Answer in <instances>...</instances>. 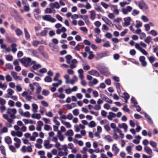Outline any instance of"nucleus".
<instances>
[{
  "label": "nucleus",
  "instance_id": "obj_26",
  "mask_svg": "<svg viewBox=\"0 0 158 158\" xmlns=\"http://www.w3.org/2000/svg\"><path fill=\"white\" fill-rule=\"evenodd\" d=\"M103 138L109 142L113 141V139L109 135H104L103 136Z\"/></svg>",
  "mask_w": 158,
  "mask_h": 158
},
{
  "label": "nucleus",
  "instance_id": "obj_41",
  "mask_svg": "<svg viewBox=\"0 0 158 158\" xmlns=\"http://www.w3.org/2000/svg\"><path fill=\"white\" fill-rule=\"evenodd\" d=\"M15 32L16 35L18 36L22 35L23 32L19 28H17L15 30Z\"/></svg>",
  "mask_w": 158,
  "mask_h": 158
},
{
  "label": "nucleus",
  "instance_id": "obj_50",
  "mask_svg": "<svg viewBox=\"0 0 158 158\" xmlns=\"http://www.w3.org/2000/svg\"><path fill=\"white\" fill-rule=\"evenodd\" d=\"M141 19L144 22H147L149 21L148 19V17L144 15H143L141 16Z\"/></svg>",
  "mask_w": 158,
  "mask_h": 158
},
{
  "label": "nucleus",
  "instance_id": "obj_25",
  "mask_svg": "<svg viewBox=\"0 0 158 158\" xmlns=\"http://www.w3.org/2000/svg\"><path fill=\"white\" fill-rule=\"evenodd\" d=\"M33 84L34 85H35L37 87V88L36 89V93L37 94H39L41 91V87L40 86L38 83L34 82L33 83Z\"/></svg>",
  "mask_w": 158,
  "mask_h": 158
},
{
  "label": "nucleus",
  "instance_id": "obj_43",
  "mask_svg": "<svg viewBox=\"0 0 158 158\" xmlns=\"http://www.w3.org/2000/svg\"><path fill=\"white\" fill-rule=\"evenodd\" d=\"M8 131L7 128L6 127H4L0 130V134H2L4 133H7Z\"/></svg>",
  "mask_w": 158,
  "mask_h": 158
},
{
  "label": "nucleus",
  "instance_id": "obj_60",
  "mask_svg": "<svg viewBox=\"0 0 158 158\" xmlns=\"http://www.w3.org/2000/svg\"><path fill=\"white\" fill-rule=\"evenodd\" d=\"M7 87V85L6 84L0 83V88L5 90L6 89Z\"/></svg>",
  "mask_w": 158,
  "mask_h": 158
},
{
  "label": "nucleus",
  "instance_id": "obj_56",
  "mask_svg": "<svg viewBox=\"0 0 158 158\" xmlns=\"http://www.w3.org/2000/svg\"><path fill=\"white\" fill-rule=\"evenodd\" d=\"M34 15H37L40 14L41 13V10L40 9L37 8L35 9L34 10Z\"/></svg>",
  "mask_w": 158,
  "mask_h": 158
},
{
  "label": "nucleus",
  "instance_id": "obj_18",
  "mask_svg": "<svg viewBox=\"0 0 158 158\" xmlns=\"http://www.w3.org/2000/svg\"><path fill=\"white\" fill-rule=\"evenodd\" d=\"M7 97L10 98L11 97L14 93V91L11 88H9L7 90Z\"/></svg>",
  "mask_w": 158,
  "mask_h": 158
},
{
  "label": "nucleus",
  "instance_id": "obj_53",
  "mask_svg": "<svg viewBox=\"0 0 158 158\" xmlns=\"http://www.w3.org/2000/svg\"><path fill=\"white\" fill-rule=\"evenodd\" d=\"M101 4L103 6V7L106 9H107L109 7V5L103 2H101Z\"/></svg>",
  "mask_w": 158,
  "mask_h": 158
},
{
  "label": "nucleus",
  "instance_id": "obj_2",
  "mask_svg": "<svg viewBox=\"0 0 158 158\" xmlns=\"http://www.w3.org/2000/svg\"><path fill=\"white\" fill-rule=\"evenodd\" d=\"M20 61L25 67H28L32 65V63H35V61H31L30 58L24 57L20 60Z\"/></svg>",
  "mask_w": 158,
  "mask_h": 158
},
{
  "label": "nucleus",
  "instance_id": "obj_62",
  "mask_svg": "<svg viewBox=\"0 0 158 158\" xmlns=\"http://www.w3.org/2000/svg\"><path fill=\"white\" fill-rule=\"evenodd\" d=\"M150 144L153 148H156L157 144L155 142L152 141H151L150 142Z\"/></svg>",
  "mask_w": 158,
  "mask_h": 158
},
{
  "label": "nucleus",
  "instance_id": "obj_48",
  "mask_svg": "<svg viewBox=\"0 0 158 158\" xmlns=\"http://www.w3.org/2000/svg\"><path fill=\"white\" fill-rule=\"evenodd\" d=\"M126 150L128 154L130 155H132V148L130 146H128L126 148Z\"/></svg>",
  "mask_w": 158,
  "mask_h": 158
},
{
  "label": "nucleus",
  "instance_id": "obj_61",
  "mask_svg": "<svg viewBox=\"0 0 158 158\" xmlns=\"http://www.w3.org/2000/svg\"><path fill=\"white\" fill-rule=\"evenodd\" d=\"M23 9L26 12H28L30 10V8L28 4H25L24 5Z\"/></svg>",
  "mask_w": 158,
  "mask_h": 158
},
{
  "label": "nucleus",
  "instance_id": "obj_42",
  "mask_svg": "<svg viewBox=\"0 0 158 158\" xmlns=\"http://www.w3.org/2000/svg\"><path fill=\"white\" fill-rule=\"evenodd\" d=\"M5 142L8 144H10L11 143V139L9 136H6L5 137Z\"/></svg>",
  "mask_w": 158,
  "mask_h": 158
},
{
  "label": "nucleus",
  "instance_id": "obj_9",
  "mask_svg": "<svg viewBox=\"0 0 158 158\" xmlns=\"http://www.w3.org/2000/svg\"><path fill=\"white\" fill-rule=\"evenodd\" d=\"M11 75L13 78L16 81H22V77L21 76H18L17 73L14 71L11 72Z\"/></svg>",
  "mask_w": 158,
  "mask_h": 158
},
{
  "label": "nucleus",
  "instance_id": "obj_1",
  "mask_svg": "<svg viewBox=\"0 0 158 158\" xmlns=\"http://www.w3.org/2000/svg\"><path fill=\"white\" fill-rule=\"evenodd\" d=\"M17 112V110L15 108H8L7 110V113L10 115L11 118H9L8 115L6 114H3V117L4 119L7 120L9 123H12L13 122V119L16 118L15 114Z\"/></svg>",
  "mask_w": 158,
  "mask_h": 158
},
{
  "label": "nucleus",
  "instance_id": "obj_19",
  "mask_svg": "<svg viewBox=\"0 0 158 158\" xmlns=\"http://www.w3.org/2000/svg\"><path fill=\"white\" fill-rule=\"evenodd\" d=\"M116 117V114L110 112L109 113V114L107 116L108 119L110 120H112L113 118H115Z\"/></svg>",
  "mask_w": 158,
  "mask_h": 158
},
{
  "label": "nucleus",
  "instance_id": "obj_13",
  "mask_svg": "<svg viewBox=\"0 0 158 158\" xmlns=\"http://www.w3.org/2000/svg\"><path fill=\"white\" fill-rule=\"evenodd\" d=\"M90 13L89 18L92 20H94L96 18V14L94 10H91L89 11Z\"/></svg>",
  "mask_w": 158,
  "mask_h": 158
},
{
  "label": "nucleus",
  "instance_id": "obj_4",
  "mask_svg": "<svg viewBox=\"0 0 158 158\" xmlns=\"http://www.w3.org/2000/svg\"><path fill=\"white\" fill-rule=\"evenodd\" d=\"M135 48L139 51L143 55L147 56L148 55V52L145 49L142 48L141 46H139V44L136 43L135 45Z\"/></svg>",
  "mask_w": 158,
  "mask_h": 158
},
{
  "label": "nucleus",
  "instance_id": "obj_52",
  "mask_svg": "<svg viewBox=\"0 0 158 158\" xmlns=\"http://www.w3.org/2000/svg\"><path fill=\"white\" fill-rule=\"evenodd\" d=\"M57 83H53L52 85L56 87H58L59 85H60L62 83V81L61 80H59V82H58Z\"/></svg>",
  "mask_w": 158,
  "mask_h": 158
},
{
  "label": "nucleus",
  "instance_id": "obj_37",
  "mask_svg": "<svg viewBox=\"0 0 158 158\" xmlns=\"http://www.w3.org/2000/svg\"><path fill=\"white\" fill-rule=\"evenodd\" d=\"M135 23L136 24L135 25V27L137 28H138L142 27V23L139 20H136L135 21Z\"/></svg>",
  "mask_w": 158,
  "mask_h": 158
},
{
  "label": "nucleus",
  "instance_id": "obj_14",
  "mask_svg": "<svg viewBox=\"0 0 158 158\" xmlns=\"http://www.w3.org/2000/svg\"><path fill=\"white\" fill-rule=\"evenodd\" d=\"M49 6L52 8H56L58 9L60 8L59 4L57 2H55L54 3H50L49 4Z\"/></svg>",
  "mask_w": 158,
  "mask_h": 158
},
{
  "label": "nucleus",
  "instance_id": "obj_31",
  "mask_svg": "<svg viewBox=\"0 0 158 158\" xmlns=\"http://www.w3.org/2000/svg\"><path fill=\"white\" fill-rule=\"evenodd\" d=\"M73 131L71 129L68 130L65 133L66 136H73Z\"/></svg>",
  "mask_w": 158,
  "mask_h": 158
},
{
  "label": "nucleus",
  "instance_id": "obj_63",
  "mask_svg": "<svg viewBox=\"0 0 158 158\" xmlns=\"http://www.w3.org/2000/svg\"><path fill=\"white\" fill-rule=\"evenodd\" d=\"M5 78L6 81L8 82L11 81L12 80V78L9 75H6L5 77Z\"/></svg>",
  "mask_w": 158,
  "mask_h": 158
},
{
  "label": "nucleus",
  "instance_id": "obj_36",
  "mask_svg": "<svg viewBox=\"0 0 158 158\" xmlns=\"http://www.w3.org/2000/svg\"><path fill=\"white\" fill-rule=\"evenodd\" d=\"M24 30L25 38L27 39H29L30 36L26 28H24Z\"/></svg>",
  "mask_w": 158,
  "mask_h": 158
},
{
  "label": "nucleus",
  "instance_id": "obj_55",
  "mask_svg": "<svg viewBox=\"0 0 158 158\" xmlns=\"http://www.w3.org/2000/svg\"><path fill=\"white\" fill-rule=\"evenodd\" d=\"M104 100L106 102L110 103L112 104L113 102L110 99H109L106 96H105L104 97Z\"/></svg>",
  "mask_w": 158,
  "mask_h": 158
},
{
  "label": "nucleus",
  "instance_id": "obj_8",
  "mask_svg": "<svg viewBox=\"0 0 158 158\" xmlns=\"http://www.w3.org/2000/svg\"><path fill=\"white\" fill-rule=\"evenodd\" d=\"M44 148L47 149H49L53 147V144L50 143L49 140H45L44 142Z\"/></svg>",
  "mask_w": 158,
  "mask_h": 158
},
{
  "label": "nucleus",
  "instance_id": "obj_54",
  "mask_svg": "<svg viewBox=\"0 0 158 158\" xmlns=\"http://www.w3.org/2000/svg\"><path fill=\"white\" fill-rule=\"evenodd\" d=\"M13 56L10 55H6L5 56L6 60L8 61H11L13 60Z\"/></svg>",
  "mask_w": 158,
  "mask_h": 158
},
{
  "label": "nucleus",
  "instance_id": "obj_46",
  "mask_svg": "<svg viewBox=\"0 0 158 158\" xmlns=\"http://www.w3.org/2000/svg\"><path fill=\"white\" fill-rule=\"evenodd\" d=\"M150 34L154 36H156L158 35V33L156 31L152 30L150 32Z\"/></svg>",
  "mask_w": 158,
  "mask_h": 158
},
{
  "label": "nucleus",
  "instance_id": "obj_45",
  "mask_svg": "<svg viewBox=\"0 0 158 158\" xmlns=\"http://www.w3.org/2000/svg\"><path fill=\"white\" fill-rule=\"evenodd\" d=\"M149 61L151 63L154 62L156 60V58L153 56H151L148 57Z\"/></svg>",
  "mask_w": 158,
  "mask_h": 158
},
{
  "label": "nucleus",
  "instance_id": "obj_10",
  "mask_svg": "<svg viewBox=\"0 0 158 158\" xmlns=\"http://www.w3.org/2000/svg\"><path fill=\"white\" fill-rule=\"evenodd\" d=\"M111 149L115 155H117L119 151V149L117 147V145L115 143H114L112 145Z\"/></svg>",
  "mask_w": 158,
  "mask_h": 158
},
{
  "label": "nucleus",
  "instance_id": "obj_39",
  "mask_svg": "<svg viewBox=\"0 0 158 158\" xmlns=\"http://www.w3.org/2000/svg\"><path fill=\"white\" fill-rule=\"evenodd\" d=\"M67 152H63L62 151H60L58 152V155L59 156H66L68 155Z\"/></svg>",
  "mask_w": 158,
  "mask_h": 158
},
{
  "label": "nucleus",
  "instance_id": "obj_33",
  "mask_svg": "<svg viewBox=\"0 0 158 158\" xmlns=\"http://www.w3.org/2000/svg\"><path fill=\"white\" fill-rule=\"evenodd\" d=\"M95 9L98 12H100L102 13H105L104 11L99 6H97L95 7Z\"/></svg>",
  "mask_w": 158,
  "mask_h": 158
},
{
  "label": "nucleus",
  "instance_id": "obj_38",
  "mask_svg": "<svg viewBox=\"0 0 158 158\" xmlns=\"http://www.w3.org/2000/svg\"><path fill=\"white\" fill-rule=\"evenodd\" d=\"M96 125L95 122L93 121L90 122L88 124V126L89 128H93L95 127Z\"/></svg>",
  "mask_w": 158,
  "mask_h": 158
},
{
  "label": "nucleus",
  "instance_id": "obj_17",
  "mask_svg": "<svg viewBox=\"0 0 158 158\" xmlns=\"http://www.w3.org/2000/svg\"><path fill=\"white\" fill-rule=\"evenodd\" d=\"M118 127L120 128L123 129L124 132H126L127 131L128 127L126 124L123 123L119 124L118 125Z\"/></svg>",
  "mask_w": 158,
  "mask_h": 158
},
{
  "label": "nucleus",
  "instance_id": "obj_51",
  "mask_svg": "<svg viewBox=\"0 0 158 158\" xmlns=\"http://www.w3.org/2000/svg\"><path fill=\"white\" fill-rule=\"evenodd\" d=\"M53 121L55 124L58 126H60V123L57 120V117H54L53 118Z\"/></svg>",
  "mask_w": 158,
  "mask_h": 158
},
{
  "label": "nucleus",
  "instance_id": "obj_11",
  "mask_svg": "<svg viewBox=\"0 0 158 158\" xmlns=\"http://www.w3.org/2000/svg\"><path fill=\"white\" fill-rule=\"evenodd\" d=\"M139 60L142 66L145 67L147 66V63L145 60V58L144 56H140L139 58Z\"/></svg>",
  "mask_w": 158,
  "mask_h": 158
},
{
  "label": "nucleus",
  "instance_id": "obj_47",
  "mask_svg": "<svg viewBox=\"0 0 158 158\" xmlns=\"http://www.w3.org/2000/svg\"><path fill=\"white\" fill-rule=\"evenodd\" d=\"M44 129L45 130L48 131H51L52 130V128L51 126L47 124L44 125Z\"/></svg>",
  "mask_w": 158,
  "mask_h": 158
},
{
  "label": "nucleus",
  "instance_id": "obj_57",
  "mask_svg": "<svg viewBox=\"0 0 158 158\" xmlns=\"http://www.w3.org/2000/svg\"><path fill=\"white\" fill-rule=\"evenodd\" d=\"M129 1L128 2H126L123 1L119 3V5L121 7H124L126 5L129 4Z\"/></svg>",
  "mask_w": 158,
  "mask_h": 158
},
{
  "label": "nucleus",
  "instance_id": "obj_30",
  "mask_svg": "<svg viewBox=\"0 0 158 158\" xmlns=\"http://www.w3.org/2000/svg\"><path fill=\"white\" fill-rule=\"evenodd\" d=\"M141 114H143L145 117L147 119L148 121L150 123H152V121L151 119L150 118V117L145 112H141Z\"/></svg>",
  "mask_w": 158,
  "mask_h": 158
},
{
  "label": "nucleus",
  "instance_id": "obj_32",
  "mask_svg": "<svg viewBox=\"0 0 158 158\" xmlns=\"http://www.w3.org/2000/svg\"><path fill=\"white\" fill-rule=\"evenodd\" d=\"M11 47L12 48L11 51L14 53H15L17 51V49L16 48L17 45L15 44H13L11 45Z\"/></svg>",
  "mask_w": 158,
  "mask_h": 158
},
{
  "label": "nucleus",
  "instance_id": "obj_21",
  "mask_svg": "<svg viewBox=\"0 0 158 158\" xmlns=\"http://www.w3.org/2000/svg\"><path fill=\"white\" fill-rule=\"evenodd\" d=\"M32 107V111L34 113H35L37 112V109H38V105L35 103H33L31 105Z\"/></svg>",
  "mask_w": 158,
  "mask_h": 158
},
{
  "label": "nucleus",
  "instance_id": "obj_24",
  "mask_svg": "<svg viewBox=\"0 0 158 158\" xmlns=\"http://www.w3.org/2000/svg\"><path fill=\"white\" fill-rule=\"evenodd\" d=\"M31 117L34 119H40L41 118V116L40 114L34 113L32 114Z\"/></svg>",
  "mask_w": 158,
  "mask_h": 158
},
{
  "label": "nucleus",
  "instance_id": "obj_59",
  "mask_svg": "<svg viewBox=\"0 0 158 158\" xmlns=\"http://www.w3.org/2000/svg\"><path fill=\"white\" fill-rule=\"evenodd\" d=\"M152 40V38L150 36H148L147 38L144 40V41L147 44H149Z\"/></svg>",
  "mask_w": 158,
  "mask_h": 158
},
{
  "label": "nucleus",
  "instance_id": "obj_40",
  "mask_svg": "<svg viewBox=\"0 0 158 158\" xmlns=\"http://www.w3.org/2000/svg\"><path fill=\"white\" fill-rule=\"evenodd\" d=\"M65 58L66 60V63L68 64H70V60L72 58V57L70 55H67L65 56Z\"/></svg>",
  "mask_w": 158,
  "mask_h": 158
},
{
  "label": "nucleus",
  "instance_id": "obj_29",
  "mask_svg": "<svg viewBox=\"0 0 158 158\" xmlns=\"http://www.w3.org/2000/svg\"><path fill=\"white\" fill-rule=\"evenodd\" d=\"M83 19L84 21L85 22L87 25H88L90 24V22L87 15H84V18Z\"/></svg>",
  "mask_w": 158,
  "mask_h": 158
},
{
  "label": "nucleus",
  "instance_id": "obj_58",
  "mask_svg": "<svg viewBox=\"0 0 158 158\" xmlns=\"http://www.w3.org/2000/svg\"><path fill=\"white\" fill-rule=\"evenodd\" d=\"M49 46L52 50H54L55 49H58L57 46L54 45L52 43H50Z\"/></svg>",
  "mask_w": 158,
  "mask_h": 158
},
{
  "label": "nucleus",
  "instance_id": "obj_28",
  "mask_svg": "<svg viewBox=\"0 0 158 158\" xmlns=\"http://www.w3.org/2000/svg\"><path fill=\"white\" fill-rule=\"evenodd\" d=\"M33 64V66L32 68L34 70H36L39 68H40L41 67V66L40 64H37L36 63L35 61V63H32V65Z\"/></svg>",
  "mask_w": 158,
  "mask_h": 158
},
{
  "label": "nucleus",
  "instance_id": "obj_49",
  "mask_svg": "<svg viewBox=\"0 0 158 158\" xmlns=\"http://www.w3.org/2000/svg\"><path fill=\"white\" fill-rule=\"evenodd\" d=\"M45 14H51L52 12V10L51 8H47L44 11Z\"/></svg>",
  "mask_w": 158,
  "mask_h": 158
},
{
  "label": "nucleus",
  "instance_id": "obj_7",
  "mask_svg": "<svg viewBox=\"0 0 158 158\" xmlns=\"http://www.w3.org/2000/svg\"><path fill=\"white\" fill-rule=\"evenodd\" d=\"M132 9V8L130 6H127L125 8L122 9V11L123 14L127 15L129 12H131Z\"/></svg>",
  "mask_w": 158,
  "mask_h": 158
},
{
  "label": "nucleus",
  "instance_id": "obj_27",
  "mask_svg": "<svg viewBox=\"0 0 158 158\" xmlns=\"http://www.w3.org/2000/svg\"><path fill=\"white\" fill-rule=\"evenodd\" d=\"M135 138L136 139L133 140L132 142L135 144H138L140 142V140L141 139V137L139 135H137L136 136Z\"/></svg>",
  "mask_w": 158,
  "mask_h": 158
},
{
  "label": "nucleus",
  "instance_id": "obj_44",
  "mask_svg": "<svg viewBox=\"0 0 158 158\" xmlns=\"http://www.w3.org/2000/svg\"><path fill=\"white\" fill-rule=\"evenodd\" d=\"M55 143L54 145V147L56 148H57V149L59 150H62L61 148H60L61 144L60 143L57 141L55 142Z\"/></svg>",
  "mask_w": 158,
  "mask_h": 158
},
{
  "label": "nucleus",
  "instance_id": "obj_3",
  "mask_svg": "<svg viewBox=\"0 0 158 158\" xmlns=\"http://www.w3.org/2000/svg\"><path fill=\"white\" fill-rule=\"evenodd\" d=\"M42 19L46 21L52 23H55L56 19L52 17L50 15H46L42 16Z\"/></svg>",
  "mask_w": 158,
  "mask_h": 158
},
{
  "label": "nucleus",
  "instance_id": "obj_20",
  "mask_svg": "<svg viewBox=\"0 0 158 158\" xmlns=\"http://www.w3.org/2000/svg\"><path fill=\"white\" fill-rule=\"evenodd\" d=\"M66 31V28L64 27H62L60 29H57L56 31V32L57 34L59 35L62 32H65Z\"/></svg>",
  "mask_w": 158,
  "mask_h": 158
},
{
  "label": "nucleus",
  "instance_id": "obj_5",
  "mask_svg": "<svg viewBox=\"0 0 158 158\" xmlns=\"http://www.w3.org/2000/svg\"><path fill=\"white\" fill-rule=\"evenodd\" d=\"M124 22L123 23V26L124 27L128 26L131 20V18L130 17H127L124 18Z\"/></svg>",
  "mask_w": 158,
  "mask_h": 158
},
{
  "label": "nucleus",
  "instance_id": "obj_15",
  "mask_svg": "<svg viewBox=\"0 0 158 158\" xmlns=\"http://www.w3.org/2000/svg\"><path fill=\"white\" fill-rule=\"evenodd\" d=\"M14 140L15 142L14 143L15 147L17 148H19L20 145L21 143L20 140L17 137H15L14 138Z\"/></svg>",
  "mask_w": 158,
  "mask_h": 158
},
{
  "label": "nucleus",
  "instance_id": "obj_6",
  "mask_svg": "<svg viewBox=\"0 0 158 158\" xmlns=\"http://www.w3.org/2000/svg\"><path fill=\"white\" fill-rule=\"evenodd\" d=\"M136 4L138 5L140 9H141L146 10L148 9V6L143 2H135Z\"/></svg>",
  "mask_w": 158,
  "mask_h": 158
},
{
  "label": "nucleus",
  "instance_id": "obj_22",
  "mask_svg": "<svg viewBox=\"0 0 158 158\" xmlns=\"http://www.w3.org/2000/svg\"><path fill=\"white\" fill-rule=\"evenodd\" d=\"M112 6L114 9L113 10V12L114 14L116 15H118L119 14V11L118 8L117 6V5H113Z\"/></svg>",
  "mask_w": 158,
  "mask_h": 158
},
{
  "label": "nucleus",
  "instance_id": "obj_64",
  "mask_svg": "<svg viewBox=\"0 0 158 158\" xmlns=\"http://www.w3.org/2000/svg\"><path fill=\"white\" fill-rule=\"evenodd\" d=\"M64 91L66 94H71L72 93V91L71 89L70 88H69L66 89L64 90Z\"/></svg>",
  "mask_w": 158,
  "mask_h": 158
},
{
  "label": "nucleus",
  "instance_id": "obj_34",
  "mask_svg": "<svg viewBox=\"0 0 158 158\" xmlns=\"http://www.w3.org/2000/svg\"><path fill=\"white\" fill-rule=\"evenodd\" d=\"M79 73V77L80 78H84V76L83 74V71L82 69H80L78 71Z\"/></svg>",
  "mask_w": 158,
  "mask_h": 158
},
{
  "label": "nucleus",
  "instance_id": "obj_12",
  "mask_svg": "<svg viewBox=\"0 0 158 158\" xmlns=\"http://www.w3.org/2000/svg\"><path fill=\"white\" fill-rule=\"evenodd\" d=\"M88 73L91 75L94 76L96 77H98L99 76V74L98 71L94 69H92L88 72Z\"/></svg>",
  "mask_w": 158,
  "mask_h": 158
},
{
  "label": "nucleus",
  "instance_id": "obj_16",
  "mask_svg": "<svg viewBox=\"0 0 158 158\" xmlns=\"http://www.w3.org/2000/svg\"><path fill=\"white\" fill-rule=\"evenodd\" d=\"M98 82V80L96 78H94L92 81L88 82V84L90 86H93L94 85L97 84Z\"/></svg>",
  "mask_w": 158,
  "mask_h": 158
},
{
  "label": "nucleus",
  "instance_id": "obj_35",
  "mask_svg": "<svg viewBox=\"0 0 158 158\" xmlns=\"http://www.w3.org/2000/svg\"><path fill=\"white\" fill-rule=\"evenodd\" d=\"M61 123L63 124L67 128H69L71 127V124L69 122H65L64 121H62Z\"/></svg>",
  "mask_w": 158,
  "mask_h": 158
},
{
  "label": "nucleus",
  "instance_id": "obj_23",
  "mask_svg": "<svg viewBox=\"0 0 158 158\" xmlns=\"http://www.w3.org/2000/svg\"><path fill=\"white\" fill-rule=\"evenodd\" d=\"M144 150L148 154H149L150 155H152V150L149 147L145 146L144 147Z\"/></svg>",
  "mask_w": 158,
  "mask_h": 158
}]
</instances>
